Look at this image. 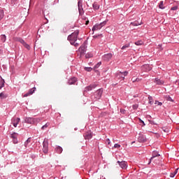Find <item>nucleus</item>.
Masks as SVG:
<instances>
[{
    "mask_svg": "<svg viewBox=\"0 0 179 179\" xmlns=\"http://www.w3.org/2000/svg\"><path fill=\"white\" fill-rule=\"evenodd\" d=\"M78 36H79V31H76L69 35L67 38L71 44H73L75 41H78Z\"/></svg>",
    "mask_w": 179,
    "mask_h": 179,
    "instance_id": "obj_1",
    "label": "nucleus"
},
{
    "mask_svg": "<svg viewBox=\"0 0 179 179\" xmlns=\"http://www.w3.org/2000/svg\"><path fill=\"white\" fill-rule=\"evenodd\" d=\"M107 24V21H103V22H101L100 24H96L92 27V31H94L96 30H100L103 26H106Z\"/></svg>",
    "mask_w": 179,
    "mask_h": 179,
    "instance_id": "obj_2",
    "label": "nucleus"
},
{
    "mask_svg": "<svg viewBox=\"0 0 179 179\" xmlns=\"http://www.w3.org/2000/svg\"><path fill=\"white\" fill-rule=\"evenodd\" d=\"M40 121H41L40 118L28 117L26 120L28 124H37V122H40Z\"/></svg>",
    "mask_w": 179,
    "mask_h": 179,
    "instance_id": "obj_3",
    "label": "nucleus"
},
{
    "mask_svg": "<svg viewBox=\"0 0 179 179\" xmlns=\"http://www.w3.org/2000/svg\"><path fill=\"white\" fill-rule=\"evenodd\" d=\"M17 136H19V134L14 132L12 133L10 135V138H11V139H13V143H14L15 145H16V143H17Z\"/></svg>",
    "mask_w": 179,
    "mask_h": 179,
    "instance_id": "obj_4",
    "label": "nucleus"
},
{
    "mask_svg": "<svg viewBox=\"0 0 179 179\" xmlns=\"http://www.w3.org/2000/svg\"><path fill=\"white\" fill-rule=\"evenodd\" d=\"M117 163L121 169H122L123 170H127V169L128 168V163L125 161H117Z\"/></svg>",
    "mask_w": 179,
    "mask_h": 179,
    "instance_id": "obj_5",
    "label": "nucleus"
},
{
    "mask_svg": "<svg viewBox=\"0 0 179 179\" xmlns=\"http://www.w3.org/2000/svg\"><path fill=\"white\" fill-rule=\"evenodd\" d=\"M43 153L45 154L48 153V141L45 140L43 143Z\"/></svg>",
    "mask_w": 179,
    "mask_h": 179,
    "instance_id": "obj_6",
    "label": "nucleus"
},
{
    "mask_svg": "<svg viewBox=\"0 0 179 179\" xmlns=\"http://www.w3.org/2000/svg\"><path fill=\"white\" fill-rule=\"evenodd\" d=\"M78 51L80 52V57H82V55H85V52H86V45L83 44L78 49Z\"/></svg>",
    "mask_w": 179,
    "mask_h": 179,
    "instance_id": "obj_7",
    "label": "nucleus"
},
{
    "mask_svg": "<svg viewBox=\"0 0 179 179\" xmlns=\"http://www.w3.org/2000/svg\"><path fill=\"white\" fill-rule=\"evenodd\" d=\"M78 10H79V13L80 15H83V13H85L83 11V3H82V1H78Z\"/></svg>",
    "mask_w": 179,
    "mask_h": 179,
    "instance_id": "obj_8",
    "label": "nucleus"
},
{
    "mask_svg": "<svg viewBox=\"0 0 179 179\" xmlns=\"http://www.w3.org/2000/svg\"><path fill=\"white\" fill-rule=\"evenodd\" d=\"M19 122H20V118L14 117L12 119V124H13V127H15V128H16V127H17V124H19Z\"/></svg>",
    "mask_w": 179,
    "mask_h": 179,
    "instance_id": "obj_9",
    "label": "nucleus"
},
{
    "mask_svg": "<svg viewBox=\"0 0 179 179\" xmlns=\"http://www.w3.org/2000/svg\"><path fill=\"white\" fill-rule=\"evenodd\" d=\"M77 82H78V78L75 77H72L71 78L69 79L68 84L75 85Z\"/></svg>",
    "mask_w": 179,
    "mask_h": 179,
    "instance_id": "obj_10",
    "label": "nucleus"
},
{
    "mask_svg": "<svg viewBox=\"0 0 179 179\" xmlns=\"http://www.w3.org/2000/svg\"><path fill=\"white\" fill-rule=\"evenodd\" d=\"M111 58H113V54H111V53H108L103 56V59L105 61H110V59H111Z\"/></svg>",
    "mask_w": 179,
    "mask_h": 179,
    "instance_id": "obj_11",
    "label": "nucleus"
},
{
    "mask_svg": "<svg viewBox=\"0 0 179 179\" xmlns=\"http://www.w3.org/2000/svg\"><path fill=\"white\" fill-rule=\"evenodd\" d=\"M143 71H145V72H149V71H152V66L149 64H145L143 66Z\"/></svg>",
    "mask_w": 179,
    "mask_h": 179,
    "instance_id": "obj_12",
    "label": "nucleus"
},
{
    "mask_svg": "<svg viewBox=\"0 0 179 179\" xmlns=\"http://www.w3.org/2000/svg\"><path fill=\"white\" fill-rule=\"evenodd\" d=\"M154 82L157 85H163V83H164V81L161 78H155Z\"/></svg>",
    "mask_w": 179,
    "mask_h": 179,
    "instance_id": "obj_13",
    "label": "nucleus"
},
{
    "mask_svg": "<svg viewBox=\"0 0 179 179\" xmlns=\"http://www.w3.org/2000/svg\"><path fill=\"white\" fill-rule=\"evenodd\" d=\"M138 142H146V137L142 134L138 136Z\"/></svg>",
    "mask_w": 179,
    "mask_h": 179,
    "instance_id": "obj_14",
    "label": "nucleus"
},
{
    "mask_svg": "<svg viewBox=\"0 0 179 179\" xmlns=\"http://www.w3.org/2000/svg\"><path fill=\"white\" fill-rule=\"evenodd\" d=\"M85 139H92V133L87 132L84 134Z\"/></svg>",
    "mask_w": 179,
    "mask_h": 179,
    "instance_id": "obj_15",
    "label": "nucleus"
},
{
    "mask_svg": "<svg viewBox=\"0 0 179 179\" xmlns=\"http://www.w3.org/2000/svg\"><path fill=\"white\" fill-rule=\"evenodd\" d=\"M156 152H154L152 154V157L150 158V162L148 163V164H150L151 162H153L155 157H157V156H160V155H159L158 153L155 154Z\"/></svg>",
    "mask_w": 179,
    "mask_h": 179,
    "instance_id": "obj_16",
    "label": "nucleus"
},
{
    "mask_svg": "<svg viewBox=\"0 0 179 179\" xmlns=\"http://www.w3.org/2000/svg\"><path fill=\"white\" fill-rule=\"evenodd\" d=\"M55 152L58 153V155H61V153H62V148L60 146H57L55 148Z\"/></svg>",
    "mask_w": 179,
    "mask_h": 179,
    "instance_id": "obj_17",
    "label": "nucleus"
},
{
    "mask_svg": "<svg viewBox=\"0 0 179 179\" xmlns=\"http://www.w3.org/2000/svg\"><path fill=\"white\" fill-rule=\"evenodd\" d=\"M97 86V85L96 84H92L90 86H88L87 87V90H93V89H96V87Z\"/></svg>",
    "mask_w": 179,
    "mask_h": 179,
    "instance_id": "obj_18",
    "label": "nucleus"
},
{
    "mask_svg": "<svg viewBox=\"0 0 179 179\" xmlns=\"http://www.w3.org/2000/svg\"><path fill=\"white\" fill-rule=\"evenodd\" d=\"M121 74H124V76H127L128 75V71H124V72H120L119 73L117 74V78H121Z\"/></svg>",
    "mask_w": 179,
    "mask_h": 179,
    "instance_id": "obj_19",
    "label": "nucleus"
},
{
    "mask_svg": "<svg viewBox=\"0 0 179 179\" xmlns=\"http://www.w3.org/2000/svg\"><path fill=\"white\" fill-rule=\"evenodd\" d=\"M6 97H8V95L6 94H5V92H1L0 94V99L1 100H3V99H6Z\"/></svg>",
    "mask_w": 179,
    "mask_h": 179,
    "instance_id": "obj_20",
    "label": "nucleus"
},
{
    "mask_svg": "<svg viewBox=\"0 0 179 179\" xmlns=\"http://www.w3.org/2000/svg\"><path fill=\"white\" fill-rule=\"evenodd\" d=\"M93 8L95 10H97L98 9L100 8V6L97 3H94L93 5Z\"/></svg>",
    "mask_w": 179,
    "mask_h": 179,
    "instance_id": "obj_21",
    "label": "nucleus"
},
{
    "mask_svg": "<svg viewBox=\"0 0 179 179\" xmlns=\"http://www.w3.org/2000/svg\"><path fill=\"white\" fill-rule=\"evenodd\" d=\"M178 173V169H176L174 171L173 173H171L170 174V177H171V178H174V177L176 176V174H177Z\"/></svg>",
    "mask_w": 179,
    "mask_h": 179,
    "instance_id": "obj_22",
    "label": "nucleus"
},
{
    "mask_svg": "<svg viewBox=\"0 0 179 179\" xmlns=\"http://www.w3.org/2000/svg\"><path fill=\"white\" fill-rule=\"evenodd\" d=\"M5 85V80L2 78H0V89H2Z\"/></svg>",
    "mask_w": 179,
    "mask_h": 179,
    "instance_id": "obj_23",
    "label": "nucleus"
},
{
    "mask_svg": "<svg viewBox=\"0 0 179 179\" xmlns=\"http://www.w3.org/2000/svg\"><path fill=\"white\" fill-rule=\"evenodd\" d=\"M85 58H93V54L92 52H88L85 55Z\"/></svg>",
    "mask_w": 179,
    "mask_h": 179,
    "instance_id": "obj_24",
    "label": "nucleus"
},
{
    "mask_svg": "<svg viewBox=\"0 0 179 179\" xmlns=\"http://www.w3.org/2000/svg\"><path fill=\"white\" fill-rule=\"evenodd\" d=\"M34 93V91H29L28 93L24 94L23 97H27L29 96H31Z\"/></svg>",
    "mask_w": 179,
    "mask_h": 179,
    "instance_id": "obj_25",
    "label": "nucleus"
},
{
    "mask_svg": "<svg viewBox=\"0 0 179 179\" xmlns=\"http://www.w3.org/2000/svg\"><path fill=\"white\" fill-rule=\"evenodd\" d=\"M141 23H139L138 21H135L134 22H131L130 24L132 26H141Z\"/></svg>",
    "mask_w": 179,
    "mask_h": 179,
    "instance_id": "obj_26",
    "label": "nucleus"
},
{
    "mask_svg": "<svg viewBox=\"0 0 179 179\" xmlns=\"http://www.w3.org/2000/svg\"><path fill=\"white\" fill-rule=\"evenodd\" d=\"M159 8V9H164V4L163 1H160Z\"/></svg>",
    "mask_w": 179,
    "mask_h": 179,
    "instance_id": "obj_27",
    "label": "nucleus"
},
{
    "mask_svg": "<svg viewBox=\"0 0 179 179\" xmlns=\"http://www.w3.org/2000/svg\"><path fill=\"white\" fill-rule=\"evenodd\" d=\"M1 40L3 43H5L6 41V35H1Z\"/></svg>",
    "mask_w": 179,
    "mask_h": 179,
    "instance_id": "obj_28",
    "label": "nucleus"
},
{
    "mask_svg": "<svg viewBox=\"0 0 179 179\" xmlns=\"http://www.w3.org/2000/svg\"><path fill=\"white\" fill-rule=\"evenodd\" d=\"M134 44H135L136 45H143V41H138L135 42Z\"/></svg>",
    "mask_w": 179,
    "mask_h": 179,
    "instance_id": "obj_29",
    "label": "nucleus"
},
{
    "mask_svg": "<svg viewBox=\"0 0 179 179\" xmlns=\"http://www.w3.org/2000/svg\"><path fill=\"white\" fill-rule=\"evenodd\" d=\"M130 46H131V44L127 43L122 47V50H125V48H129Z\"/></svg>",
    "mask_w": 179,
    "mask_h": 179,
    "instance_id": "obj_30",
    "label": "nucleus"
},
{
    "mask_svg": "<svg viewBox=\"0 0 179 179\" xmlns=\"http://www.w3.org/2000/svg\"><path fill=\"white\" fill-rule=\"evenodd\" d=\"M131 80H132L133 83H135V82H141V79H139V78H136L135 77H134L133 78H131Z\"/></svg>",
    "mask_w": 179,
    "mask_h": 179,
    "instance_id": "obj_31",
    "label": "nucleus"
},
{
    "mask_svg": "<svg viewBox=\"0 0 179 179\" xmlns=\"http://www.w3.org/2000/svg\"><path fill=\"white\" fill-rule=\"evenodd\" d=\"M148 100H149V104H153V97H152V96H148Z\"/></svg>",
    "mask_w": 179,
    "mask_h": 179,
    "instance_id": "obj_32",
    "label": "nucleus"
},
{
    "mask_svg": "<svg viewBox=\"0 0 179 179\" xmlns=\"http://www.w3.org/2000/svg\"><path fill=\"white\" fill-rule=\"evenodd\" d=\"M3 11L2 10H0V21L2 20V19H3Z\"/></svg>",
    "mask_w": 179,
    "mask_h": 179,
    "instance_id": "obj_33",
    "label": "nucleus"
},
{
    "mask_svg": "<svg viewBox=\"0 0 179 179\" xmlns=\"http://www.w3.org/2000/svg\"><path fill=\"white\" fill-rule=\"evenodd\" d=\"M48 127H50V123L48 122L42 127V129H47V128H48Z\"/></svg>",
    "mask_w": 179,
    "mask_h": 179,
    "instance_id": "obj_34",
    "label": "nucleus"
},
{
    "mask_svg": "<svg viewBox=\"0 0 179 179\" xmlns=\"http://www.w3.org/2000/svg\"><path fill=\"white\" fill-rule=\"evenodd\" d=\"M92 69L91 67H85V71H87V72H92Z\"/></svg>",
    "mask_w": 179,
    "mask_h": 179,
    "instance_id": "obj_35",
    "label": "nucleus"
},
{
    "mask_svg": "<svg viewBox=\"0 0 179 179\" xmlns=\"http://www.w3.org/2000/svg\"><path fill=\"white\" fill-rule=\"evenodd\" d=\"M71 45H73L74 47H79V42L74 41Z\"/></svg>",
    "mask_w": 179,
    "mask_h": 179,
    "instance_id": "obj_36",
    "label": "nucleus"
},
{
    "mask_svg": "<svg viewBox=\"0 0 179 179\" xmlns=\"http://www.w3.org/2000/svg\"><path fill=\"white\" fill-rule=\"evenodd\" d=\"M101 65V62H98L95 66H94V69H97Z\"/></svg>",
    "mask_w": 179,
    "mask_h": 179,
    "instance_id": "obj_37",
    "label": "nucleus"
},
{
    "mask_svg": "<svg viewBox=\"0 0 179 179\" xmlns=\"http://www.w3.org/2000/svg\"><path fill=\"white\" fill-rule=\"evenodd\" d=\"M18 41L23 45L26 43V42H24V41L22 38H18Z\"/></svg>",
    "mask_w": 179,
    "mask_h": 179,
    "instance_id": "obj_38",
    "label": "nucleus"
},
{
    "mask_svg": "<svg viewBox=\"0 0 179 179\" xmlns=\"http://www.w3.org/2000/svg\"><path fill=\"white\" fill-rule=\"evenodd\" d=\"M23 45L25 47V48H27V50H30V45H29V44L25 43Z\"/></svg>",
    "mask_w": 179,
    "mask_h": 179,
    "instance_id": "obj_39",
    "label": "nucleus"
},
{
    "mask_svg": "<svg viewBox=\"0 0 179 179\" xmlns=\"http://www.w3.org/2000/svg\"><path fill=\"white\" fill-rule=\"evenodd\" d=\"M178 9V6H175L171 8V10H177Z\"/></svg>",
    "mask_w": 179,
    "mask_h": 179,
    "instance_id": "obj_40",
    "label": "nucleus"
},
{
    "mask_svg": "<svg viewBox=\"0 0 179 179\" xmlns=\"http://www.w3.org/2000/svg\"><path fill=\"white\" fill-rule=\"evenodd\" d=\"M155 104H157V106H163V103L162 102H159V101H155Z\"/></svg>",
    "mask_w": 179,
    "mask_h": 179,
    "instance_id": "obj_41",
    "label": "nucleus"
},
{
    "mask_svg": "<svg viewBox=\"0 0 179 179\" xmlns=\"http://www.w3.org/2000/svg\"><path fill=\"white\" fill-rule=\"evenodd\" d=\"M30 143V139L28 138L26 142L24 143L25 148H27V143Z\"/></svg>",
    "mask_w": 179,
    "mask_h": 179,
    "instance_id": "obj_42",
    "label": "nucleus"
},
{
    "mask_svg": "<svg viewBox=\"0 0 179 179\" xmlns=\"http://www.w3.org/2000/svg\"><path fill=\"white\" fill-rule=\"evenodd\" d=\"M166 100L168 101H173V99H171V97H170V96H166Z\"/></svg>",
    "mask_w": 179,
    "mask_h": 179,
    "instance_id": "obj_43",
    "label": "nucleus"
},
{
    "mask_svg": "<svg viewBox=\"0 0 179 179\" xmlns=\"http://www.w3.org/2000/svg\"><path fill=\"white\" fill-rule=\"evenodd\" d=\"M138 107H139V105L138 104L133 105L134 110H136Z\"/></svg>",
    "mask_w": 179,
    "mask_h": 179,
    "instance_id": "obj_44",
    "label": "nucleus"
},
{
    "mask_svg": "<svg viewBox=\"0 0 179 179\" xmlns=\"http://www.w3.org/2000/svg\"><path fill=\"white\" fill-rule=\"evenodd\" d=\"M114 148H121V145H119V144H115V145H114Z\"/></svg>",
    "mask_w": 179,
    "mask_h": 179,
    "instance_id": "obj_45",
    "label": "nucleus"
},
{
    "mask_svg": "<svg viewBox=\"0 0 179 179\" xmlns=\"http://www.w3.org/2000/svg\"><path fill=\"white\" fill-rule=\"evenodd\" d=\"M121 114H125V109H120Z\"/></svg>",
    "mask_w": 179,
    "mask_h": 179,
    "instance_id": "obj_46",
    "label": "nucleus"
},
{
    "mask_svg": "<svg viewBox=\"0 0 179 179\" xmlns=\"http://www.w3.org/2000/svg\"><path fill=\"white\" fill-rule=\"evenodd\" d=\"M140 122L143 124V127H145V122H143L142 120L139 119Z\"/></svg>",
    "mask_w": 179,
    "mask_h": 179,
    "instance_id": "obj_47",
    "label": "nucleus"
},
{
    "mask_svg": "<svg viewBox=\"0 0 179 179\" xmlns=\"http://www.w3.org/2000/svg\"><path fill=\"white\" fill-rule=\"evenodd\" d=\"M106 143H108V145H110V138L106 139Z\"/></svg>",
    "mask_w": 179,
    "mask_h": 179,
    "instance_id": "obj_48",
    "label": "nucleus"
},
{
    "mask_svg": "<svg viewBox=\"0 0 179 179\" xmlns=\"http://www.w3.org/2000/svg\"><path fill=\"white\" fill-rule=\"evenodd\" d=\"M100 35H98V36H96V35H94L93 37H94V38H97V37H99Z\"/></svg>",
    "mask_w": 179,
    "mask_h": 179,
    "instance_id": "obj_49",
    "label": "nucleus"
},
{
    "mask_svg": "<svg viewBox=\"0 0 179 179\" xmlns=\"http://www.w3.org/2000/svg\"><path fill=\"white\" fill-rule=\"evenodd\" d=\"M101 93H102L101 91H99L98 94H99V96H101Z\"/></svg>",
    "mask_w": 179,
    "mask_h": 179,
    "instance_id": "obj_50",
    "label": "nucleus"
},
{
    "mask_svg": "<svg viewBox=\"0 0 179 179\" xmlns=\"http://www.w3.org/2000/svg\"><path fill=\"white\" fill-rule=\"evenodd\" d=\"M16 1H17V0H12L11 2H12V3H15V2H16Z\"/></svg>",
    "mask_w": 179,
    "mask_h": 179,
    "instance_id": "obj_51",
    "label": "nucleus"
},
{
    "mask_svg": "<svg viewBox=\"0 0 179 179\" xmlns=\"http://www.w3.org/2000/svg\"><path fill=\"white\" fill-rule=\"evenodd\" d=\"M85 24L86 25L89 24V20L86 21Z\"/></svg>",
    "mask_w": 179,
    "mask_h": 179,
    "instance_id": "obj_52",
    "label": "nucleus"
},
{
    "mask_svg": "<svg viewBox=\"0 0 179 179\" xmlns=\"http://www.w3.org/2000/svg\"><path fill=\"white\" fill-rule=\"evenodd\" d=\"M164 132H167V129H164Z\"/></svg>",
    "mask_w": 179,
    "mask_h": 179,
    "instance_id": "obj_53",
    "label": "nucleus"
},
{
    "mask_svg": "<svg viewBox=\"0 0 179 179\" xmlns=\"http://www.w3.org/2000/svg\"><path fill=\"white\" fill-rule=\"evenodd\" d=\"M122 80H124V79H125V78H124V77H122Z\"/></svg>",
    "mask_w": 179,
    "mask_h": 179,
    "instance_id": "obj_54",
    "label": "nucleus"
},
{
    "mask_svg": "<svg viewBox=\"0 0 179 179\" xmlns=\"http://www.w3.org/2000/svg\"><path fill=\"white\" fill-rule=\"evenodd\" d=\"M98 90H101V89H98Z\"/></svg>",
    "mask_w": 179,
    "mask_h": 179,
    "instance_id": "obj_55",
    "label": "nucleus"
},
{
    "mask_svg": "<svg viewBox=\"0 0 179 179\" xmlns=\"http://www.w3.org/2000/svg\"><path fill=\"white\" fill-rule=\"evenodd\" d=\"M34 89H36V87H34Z\"/></svg>",
    "mask_w": 179,
    "mask_h": 179,
    "instance_id": "obj_56",
    "label": "nucleus"
}]
</instances>
